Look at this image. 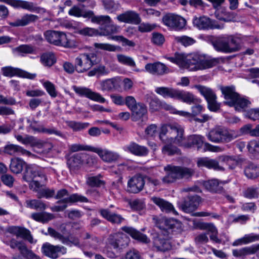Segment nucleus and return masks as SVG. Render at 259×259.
<instances>
[{
    "label": "nucleus",
    "mask_w": 259,
    "mask_h": 259,
    "mask_svg": "<svg viewBox=\"0 0 259 259\" xmlns=\"http://www.w3.org/2000/svg\"><path fill=\"white\" fill-rule=\"evenodd\" d=\"M219 63V58L206 57L197 54H179V67L190 71L207 69Z\"/></svg>",
    "instance_id": "f257e3e1"
},
{
    "label": "nucleus",
    "mask_w": 259,
    "mask_h": 259,
    "mask_svg": "<svg viewBox=\"0 0 259 259\" xmlns=\"http://www.w3.org/2000/svg\"><path fill=\"white\" fill-rule=\"evenodd\" d=\"M221 91L224 96V103L234 107L237 111H243L251 104L247 98L241 97L234 87H222Z\"/></svg>",
    "instance_id": "f03ea898"
},
{
    "label": "nucleus",
    "mask_w": 259,
    "mask_h": 259,
    "mask_svg": "<svg viewBox=\"0 0 259 259\" xmlns=\"http://www.w3.org/2000/svg\"><path fill=\"white\" fill-rule=\"evenodd\" d=\"M178 128L171 125H163L161 126L159 133V138L166 145L162 148L164 154L170 155L176 152V149L171 146V145L176 144L178 141Z\"/></svg>",
    "instance_id": "7ed1b4c3"
},
{
    "label": "nucleus",
    "mask_w": 259,
    "mask_h": 259,
    "mask_svg": "<svg viewBox=\"0 0 259 259\" xmlns=\"http://www.w3.org/2000/svg\"><path fill=\"white\" fill-rule=\"evenodd\" d=\"M208 139L215 143L231 142L239 136L238 132L222 126L211 129L206 135Z\"/></svg>",
    "instance_id": "20e7f679"
},
{
    "label": "nucleus",
    "mask_w": 259,
    "mask_h": 259,
    "mask_svg": "<svg viewBox=\"0 0 259 259\" xmlns=\"http://www.w3.org/2000/svg\"><path fill=\"white\" fill-rule=\"evenodd\" d=\"M23 179L29 183L30 188L34 191H38L42 185L41 183L47 180L42 169L36 165L26 167Z\"/></svg>",
    "instance_id": "39448f33"
},
{
    "label": "nucleus",
    "mask_w": 259,
    "mask_h": 259,
    "mask_svg": "<svg viewBox=\"0 0 259 259\" xmlns=\"http://www.w3.org/2000/svg\"><path fill=\"white\" fill-rule=\"evenodd\" d=\"M57 199H61L58 202V204L62 203V205H57L52 207L53 211H61L64 210L69 203L75 202L77 201L87 202L88 199L86 197L79 195L77 194H72L68 196V192L65 189H62L58 191L56 196Z\"/></svg>",
    "instance_id": "423d86ee"
},
{
    "label": "nucleus",
    "mask_w": 259,
    "mask_h": 259,
    "mask_svg": "<svg viewBox=\"0 0 259 259\" xmlns=\"http://www.w3.org/2000/svg\"><path fill=\"white\" fill-rule=\"evenodd\" d=\"M44 36L48 42L55 46L70 48L73 45L66 33L62 31L48 30Z\"/></svg>",
    "instance_id": "0eeeda50"
},
{
    "label": "nucleus",
    "mask_w": 259,
    "mask_h": 259,
    "mask_svg": "<svg viewBox=\"0 0 259 259\" xmlns=\"http://www.w3.org/2000/svg\"><path fill=\"white\" fill-rule=\"evenodd\" d=\"M96 56L93 53H83L79 55L75 60L76 71L82 73L89 70L96 63Z\"/></svg>",
    "instance_id": "6e6552de"
},
{
    "label": "nucleus",
    "mask_w": 259,
    "mask_h": 259,
    "mask_svg": "<svg viewBox=\"0 0 259 259\" xmlns=\"http://www.w3.org/2000/svg\"><path fill=\"white\" fill-rule=\"evenodd\" d=\"M130 242V238L121 232L113 233L108 238V245L115 249H120L126 247Z\"/></svg>",
    "instance_id": "1a4fd4ad"
},
{
    "label": "nucleus",
    "mask_w": 259,
    "mask_h": 259,
    "mask_svg": "<svg viewBox=\"0 0 259 259\" xmlns=\"http://www.w3.org/2000/svg\"><path fill=\"white\" fill-rule=\"evenodd\" d=\"M72 88L75 93L80 97H84L100 103H104L107 102L106 99L102 97L100 94L94 92L89 88L76 85L72 86Z\"/></svg>",
    "instance_id": "9d476101"
},
{
    "label": "nucleus",
    "mask_w": 259,
    "mask_h": 259,
    "mask_svg": "<svg viewBox=\"0 0 259 259\" xmlns=\"http://www.w3.org/2000/svg\"><path fill=\"white\" fill-rule=\"evenodd\" d=\"M196 88L207 100L209 109L217 111L220 108V105L216 101L217 97L213 91L208 88L200 85H197Z\"/></svg>",
    "instance_id": "9b49d317"
},
{
    "label": "nucleus",
    "mask_w": 259,
    "mask_h": 259,
    "mask_svg": "<svg viewBox=\"0 0 259 259\" xmlns=\"http://www.w3.org/2000/svg\"><path fill=\"white\" fill-rule=\"evenodd\" d=\"M189 140L191 142V147L195 145L197 149L199 150L202 148L204 145L205 151H209L213 152H219L223 151V149L217 146H213L208 143H205V138L201 135H194L189 136Z\"/></svg>",
    "instance_id": "f8f14e48"
},
{
    "label": "nucleus",
    "mask_w": 259,
    "mask_h": 259,
    "mask_svg": "<svg viewBox=\"0 0 259 259\" xmlns=\"http://www.w3.org/2000/svg\"><path fill=\"white\" fill-rule=\"evenodd\" d=\"M41 250L45 255L53 259H56L61 255L65 254L67 252V249L64 246L54 245L48 242L42 245Z\"/></svg>",
    "instance_id": "ddd939ff"
},
{
    "label": "nucleus",
    "mask_w": 259,
    "mask_h": 259,
    "mask_svg": "<svg viewBox=\"0 0 259 259\" xmlns=\"http://www.w3.org/2000/svg\"><path fill=\"white\" fill-rule=\"evenodd\" d=\"M6 243L12 249L17 248L20 253L27 259H39V256L29 250L22 242L12 239L9 242H6Z\"/></svg>",
    "instance_id": "4468645a"
},
{
    "label": "nucleus",
    "mask_w": 259,
    "mask_h": 259,
    "mask_svg": "<svg viewBox=\"0 0 259 259\" xmlns=\"http://www.w3.org/2000/svg\"><path fill=\"white\" fill-rule=\"evenodd\" d=\"M145 184L144 177L141 176H135L128 180L127 190L129 192L138 193L143 190Z\"/></svg>",
    "instance_id": "2eb2a0df"
},
{
    "label": "nucleus",
    "mask_w": 259,
    "mask_h": 259,
    "mask_svg": "<svg viewBox=\"0 0 259 259\" xmlns=\"http://www.w3.org/2000/svg\"><path fill=\"white\" fill-rule=\"evenodd\" d=\"M116 19L120 22L137 25L141 22L140 15L134 11H127L118 15Z\"/></svg>",
    "instance_id": "dca6fc26"
},
{
    "label": "nucleus",
    "mask_w": 259,
    "mask_h": 259,
    "mask_svg": "<svg viewBox=\"0 0 259 259\" xmlns=\"http://www.w3.org/2000/svg\"><path fill=\"white\" fill-rule=\"evenodd\" d=\"M2 72L4 75L6 76L12 77L18 75L20 77L28 79H34L36 75L35 73H31L26 71L15 68L12 67H6L2 68Z\"/></svg>",
    "instance_id": "f3484780"
},
{
    "label": "nucleus",
    "mask_w": 259,
    "mask_h": 259,
    "mask_svg": "<svg viewBox=\"0 0 259 259\" xmlns=\"http://www.w3.org/2000/svg\"><path fill=\"white\" fill-rule=\"evenodd\" d=\"M92 151L97 153L103 161L107 162L115 161L119 158L117 153L106 149L94 147L92 149Z\"/></svg>",
    "instance_id": "a211bd4d"
},
{
    "label": "nucleus",
    "mask_w": 259,
    "mask_h": 259,
    "mask_svg": "<svg viewBox=\"0 0 259 259\" xmlns=\"http://www.w3.org/2000/svg\"><path fill=\"white\" fill-rule=\"evenodd\" d=\"M166 175L162 179V182L164 184L174 183L178 177V167L172 165H167L164 168Z\"/></svg>",
    "instance_id": "6ab92c4d"
},
{
    "label": "nucleus",
    "mask_w": 259,
    "mask_h": 259,
    "mask_svg": "<svg viewBox=\"0 0 259 259\" xmlns=\"http://www.w3.org/2000/svg\"><path fill=\"white\" fill-rule=\"evenodd\" d=\"M123 148L125 151L138 156H145L148 153V150L146 147L139 145L134 142L124 146Z\"/></svg>",
    "instance_id": "aec40b11"
},
{
    "label": "nucleus",
    "mask_w": 259,
    "mask_h": 259,
    "mask_svg": "<svg viewBox=\"0 0 259 259\" xmlns=\"http://www.w3.org/2000/svg\"><path fill=\"white\" fill-rule=\"evenodd\" d=\"M38 17L33 14H25L21 18L17 19L13 22H9V24L14 27H22L28 25L35 22Z\"/></svg>",
    "instance_id": "412c9836"
},
{
    "label": "nucleus",
    "mask_w": 259,
    "mask_h": 259,
    "mask_svg": "<svg viewBox=\"0 0 259 259\" xmlns=\"http://www.w3.org/2000/svg\"><path fill=\"white\" fill-rule=\"evenodd\" d=\"M4 152L5 153L11 155H21L31 157H34V155L31 154L29 151L23 149L19 146L14 144L6 145L4 148Z\"/></svg>",
    "instance_id": "4be33fe9"
},
{
    "label": "nucleus",
    "mask_w": 259,
    "mask_h": 259,
    "mask_svg": "<svg viewBox=\"0 0 259 259\" xmlns=\"http://www.w3.org/2000/svg\"><path fill=\"white\" fill-rule=\"evenodd\" d=\"M151 199L154 204L160 208L162 211L177 214V212L175 209L173 205L168 201L158 197H153Z\"/></svg>",
    "instance_id": "5701e85b"
},
{
    "label": "nucleus",
    "mask_w": 259,
    "mask_h": 259,
    "mask_svg": "<svg viewBox=\"0 0 259 259\" xmlns=\"http://www.w3.org/2000/svg\"><path fill=\"white\" fill-rule=\"evenodd\" d=\"M259 250V244L244 247L239 249L232 251L233 256L244 259L247 255L255 253Z\"/></svg>",
    "instance_id": "b1692460"
},
{
    "label": "nucleus",
    "mask_w": 259,
    "mask_h": 259,
    "mask_svg": "<svg viewBox=\"0 0 259 259\" xmlns=\"http://www.w3.org/2000/svg\"><path fill=\"white\" fill-rule=\"evenodd\" d=\"M201 202V198L200 196L195 195L189 197L187 200H186L182 205V209L186 212H190L195 210Z\"/></svg>",
    "instance_id": "393cba45"
},
{
    "label": "nucleus",
    "mask_w": 259,
    "mask_h": 259,
    "mask_svg": "<svg viewBox=\"0 0 259 259\" xmlns=\"http://www.w3.org/2000/svg\"><path fill=\"white\" fill-rule=\"evenodd\" d=\"M197 166L199 167H205L209 169H213L217 170H224L223 166H220L218 161L214 159H209L207 157L199 158L197 160Z\"/></svg>",
    "instance_id": "a878e982"
},
{
    "label": "nucleus",
    "mask_w": 259,
    "mask_h": 259,
    "mask_svg": "<svg viewBox=\"0 0 259 259\" xmlns=\"http://www.w3.org/2000/svg\"><path fill=\"white\" fill-rule=\"evenodd\" d=\"M84 18L91 19L93 23H96L98 24L105 25V26L111 23V18L107 15L95 16L92 11H88L87 13L84 15Z\"/></svg>",
    "instance_id": "bb28decb"
},
{
    "label": "nucleus",
    "mask_w": 259,
    "mask_h": 259,
    "mask_svg": "<svg viewBox=\"0 0 259 259\" xmlns=\"http://www.w3.org/2000/svg\"><path fill=\"white\" fill-rule=\"evenodd\" d=\"M153 244L154 247L159 251H165L170 249L171 245L169 242L164 238L158 232L157 236L154 237Z\"/></svg>",
    "instance_id": "cd10ccee"
},
{
    "label": "nucleus",
    "mask_w": 259,
    "mask_h": 259,
    "mask_svg": "<svg viewBox=\"0 0 259 259\" xmlns=\"http://www.w3.org/2000/svg\"><path fill=\"white\" fill-rule=\"evenodd\" d=\"M146 70L150 73L157 75H162L167 72L166 66L160 62L149 63L145 66Z\"/></svg>",
    "instance_id": "c85d7f7f"
},
{
    "label": "nucleus",
    "mask_w": 259,
    "mask_h": 259,
    "mask_svg": "<svg viewBox=\"0 0 259 259\" xmlns=\"http://www.w3.org/2000/svg\"><path fill=\"white\" fill-rule=\"evenodd\" d=\"M244 174L248 179H255L259 177V164L248 161L244 168Z\"/></svg>",
    "instance_id": "c756f323"
},
{
    "label": "nucleus",
    "mask_w": 259,
    "mask_h": 259,
    "mask_svg": "<svg viewBox=\"0 0 259 259\" xmlns=\"http://www.w3.org/2000/svg\"><path fill=\"white\" fill-rule=\"evenodd\" d=\"M122 230L129 234L133 238L139 241L145 243H148L150 242L149 239L146 235L141 233L132 227H123Z\"/></svg>",
    "instance_id": "7c9ffc66"
},
{
    "label": "nucleus",
    "mask_w": 259,
    "mask_h": 259,
    "mask_svg": "<svg viewBox=\"0 0 259 259\" xmlns=\"http://www.w3.org/2000/svg\"><path fill=\"white\" fill-rule=\"evenodd\" d=\"M203 186L208 191L216 193H223L224 190L222 186L223 183L218 180H211L203 183Z\"/></svg>",
    "instance_id": "2f4dec72"
},
{
    "label": "nucleus",
    "mask_w": 259,
    "mask_h": 259,
    "mask_svg": "<svg viewBox=\"0 0 259 259\" xmlns=\"http://www.w3.org/2000/svg\"><path fill=\"white\" fill-rule=\"evenodd\" d=\"M193 23L199 29L219 28L218 25H213L210 19L206 17H196L193 20Z\"/></svg>",
    "instance_id": "473e14b6"
},
{
    "label": "nucleus",
    "mask_w": 259,
    "mask_h": 259,
    "mask_svg": "<svg viewBox=\"0 0 259 259\" xmlns=\"http://www.w3.org/2000/svg\"><path fill=\"white\" fill-rule=\"evenodd\" d=\"M177 222L176 220L161 218L157 220L156 225L158 229L164 231V235L165 236V234L167 233V230L172 229L177 223Z\"/></svg>",
    "instance_id": "72a5a7b5"
},
{
    "label": "nucleus",
    "mask_w": 259,
    "mask_h": 259,
    "mask_svg": "<svg viewBox=\"0 0 259 259\" xmlns=\"http://www.w3.org/2000/svg\"><path fill=\"white\" fill-rule=\"evenodd\" d=\"M29 123L30 127L34 132L47 133L49 134H55L58 136H61V134L54 129H48L45 128L42 125L37 124V122L35 120L30 121L27 120Z\"/></svg>",
    "instance_id": "f704fd0d"
},
{
    "label": "nucleus",
    "mask_w": 259,
    "mask_h": 259,
    "mask_svg": "<svg viewBox=\"0 0 259 259\" xmlns=\"http://www.w3.org/2000/svg\"><path fill=\"white\" fill-rule=\"evenodd\" d=\"M258 240H259V234H254L253 233L246 234L243 237L234 241L232 243V245L234 246H240Z\"/></svg>",
    "instance_id": "c9c22d12"
},
{
    "label": "nucleus",
    "mask_w": 259,
    "mask_h": 259,
    "mask_svg": "<svg viewBox=\"0 0 259 259\" xmlns=\"http://www.w3.org/2000/svg\"><path fill=\"white\" fill-rule=\"evenodd\" d=\"M227 40L226 37L223 36L211 40V42L216 51L228 53Z\"/></svg>",
    "instance_id": "e433bc0d"
},
{
    "label": "nucleus",
    "mask_w": 259,
    "mask_h": 259,
    "mask_svg": "<svg viewBox=\"0 0 259 259\" xmlns=\"http://www.w3.org/2000/svg\"><path fill=\"white\" fill-rule=\"evenodd\" d=\"M226 37V39H227L228 53L234 52L239 50L240 47V38L232 35Z\"/></svg>",
    "instance_id": "4c0bfd02"
},
{
    "label": "nucleus",
    "mask_w": 259,
    "mask_h": 259,
    "mask_svg": "<svg viewBox=\"0 0 259 259\" xmlns=\"http://www.w3.org/2000/svg\"><path fill=\"white\" fill-rule=\"evenodd\" d=\"M102 216L112 223L120 224L124 219L119 214L111 213L107 209L100 210Z\"/></svg>",
    "instance_id": "58836bf2"
},
{
    "label": "nucleus",
    "mask_w": 259,
    "mask_h": 259,
    "mask_svg": "<svg viewBox=\"0 0 259 259\" xmlns=\"http://www.w3.org/2000/svg\"><path fill=\"white\" fill-rule=\"evenodd\" d=\"M40 61L44 66L50 67L56 63V58L54 53L47 52L40 56Z\"/></svg>",
    "instance_id": "ea45409f"
},
{
    "label": "nucleus",
    "mask_w": 259,
    "mask_h": 259,
    "mask_svg": "<svg viewBox=\"0 0 259 259\" xmlns=\"http://www.w3.org/2000/svg\"><path fill=\"white\" fill-rule=\"evenodd\" d=\"M131 111L132 112L133 119L135 121L140 119L147 112L146 107L144 104L140 103H138Z\"/></svg>",
    "instance_id": "a19ab883"
},
{
    "label": "nucleus",
    "mask_w": 259,
    "mask_h": 259,
    "mask_svg": "<svg viewBox=\"0 0 259 259\" xmlns=\"http://www.w3.org/2000/svg\"><path fill=\"white\" fill-rule=\"evenodd\" d=\"M155 91L157 94L163 96L164 98H176L178 96L177 91L171 88L157 87L155 88Z\"/></svg>",
    "instance_id": "79ce46f5"
},
{
    "label": "nucleus",
    "mask_w": 259,
    "mask_h": 259,
    "mask_svg": "<svg viewBox=\"0 0 259 259\" xmlns=\"http://www.w3.org/2000/svg\"><path fill=\"white\" fill-rule=\"evenodd\" d=\"M24 164V161L21 159L19 158H12L10 165V170L13 173L19 174L22 171Z\"/></svg>",
    "instance_id": "37998d69"
},
{
    "label": "nucleus",
    "mask_w": 259,
    "mask_h": 259,
    "mask_svg": "<svg viewBox=\"0 0 259 259\" xmlns=\"http://www.w3.org/2000/svg\"><path fill=\"white\" fill-rule=\"evenodd\" d=\"M164 24L171 29L176 28L178 23L177 15L169 14L165 15L163 18Z\"/></svg>",
    "instance_id": "c03bdc74"
},
{
    "label": "nucleus",
    "mask_w": 259,
    "mask_h": 259,
    "mask_svg": "<svg viewBox=\"0 0 259 259\" xmlns=\"http://www.w3.org/2000/svg\"><path fill=\"white\" fill-rule=\"evenodd\" d=\"M219 160L226 163L229 168L234 169L238 164L239 161H242L241 159H237L233 156L223 155L219 157Z\"/></svg>",
    "instance_id": "a18cd8bd"
},
{
    "label": "nucleus",
    "mask_w": 259,
    "mask_h": 259,
    "mask_svg": "<svg viewBox=\"0 0 259 259\" xmlns=\"http://www.w3.org/2000/svg\"><path fill=\"white\" fill-rule=\"evenodd\" d=\"M247 148L249 153L253 157H256L259 155V140L250 141L248 143Z\"/></svg>",
    "instance_id": "49530a36"
},
{
    "label": "nucleus",
    "mask_w": 259,
    "mask_h": 259,
    "mask_svg": "<svg viewBox=\"0 0 259 259\" xmlns=\"http://www.w3.org/2000/svg\"><path fill=\"white\" fill-rule=\"evenodd\" d=\"M195 171L191 168L179 166V180L184 179L189 181L194 175Z\"/></svg>",
    "instance_id": "de8ad7c7"
},
{
    "label": "nucleus",
    "mask_w": 259,
    "mask_h": 259,
    "mask_svg": "<svg viewBox=\"0 0 259 259\" xmlns=\"http://www.w3.org/2000/svg\"><path fill=\"white\" fill-rule=\"evenodd\" d=\"M31 218L35 221L46 223L53 219V215L46 212L33 213L31 215Z\"/></svg>",
    "instance_id": "09e8293b"
},
{
    "label": "nucleus",
    "mask_w": 259,
    "mask_h": 259,
    "mask_svg": "<svg viewBox=\"0 0 259 259\" xmlns=\"http://www.w3.org/2000/svg\"><path fill=\"white\" fill-rule=\"evenodd\" d=\"M119 30V27L116 25L111 24L107 25L105 28L100 29V35L107 36L113 33H117Z\"/></svg>",
    "instance_id": "8fccbe9b"
},
{
    "label": "nucleus",
    "mask_w": 259,
    "mask_h": 259,
    "mask_svg": "<svg viewBox=\"0 0 259 259\" xmlns=\"http://www.w3.org/2000/svg\"><path fill=\"white\" fill-rule=\"evenodd\" d=\"M26 206L32 209L44 210L46 208V205L41 201L36 199L29 200L26 201Z\"/></svg>",
    "instance_id": "3c124183"
},
{
    "label": "nucleus",
    "mask_w": 259,
    "mask_h": 259,
    "mask_svg": "<svg viewBox=\"0 0 259 259\" xmlns=\"http://www.w3.org/2000/svg\"><path fill=\"white\" fill-rule=\"evenodd\" d=\"M179 100L187 104L195 103L196 99L190 93L184 91H179Z\"/></svg>",
    "instance_id": "603ef678"
},
{
    "label": "nucleus",
    "mask_w": 259,
    "mask_h": 259,
    "mask_svg": "<svg viewBox=\"0 0 259 259\" xmlns=\"http://www.w3.org/2000/svg\"><path fill=\"white\" fill-rule=\"evenodd\" d=\"M87 183L91 187H101L104 185L105 182L101 179V175L89 177Z\"/></svg>",
    "instance_id": "864d4df0"
},
{
    "label": "nucleus",
    "mask_w": 259,
    "mask_h": 259,
    "mask_svg": "<svg viewBox=\"0 0 259 259\" xmlns=\"http://www.w3.org/2000/svg\"><path fill=\"white\" fill-rule=\"evenodd\" d=\"M117 58L118 61L123 65H125L130 67H135L136 63L134 59L127 56L121 54L117 55Z\"/></svg>",
    "instance_id": "5fc2aeb1"
},
{
    "label": "nucleus",
    "mask_w": 259,
    "mask_h": 259,
    "mask_svg": "<svg viewBox=\"0 0 259 259\" xmlns=\"http://www.w3.org/2000/svg\"><path fill=\"white\" fill-rule=\"evenodd\" d=\"M9 232L16 235L17 237L23 238L27 233V229L18 226H12L9 228Z\"/></svg>",
    "instance_id": "6e6d98bb"
},
{
    "label": "nucleus",
    "mask_w": 259,
    "mask_h": 259,
    "mask_svg": "<svg viewBox=\"0 0 259 259\" xmlns=\"http://www.w3.org/2000/svg\"><path fill=\"white\" fill-rule=\"evenodd\" d=\"M101 90L102 91H110L115 88V79H108L101 82Z\"/></svg>",
    "instance_id": "4d7b16f0"
},
{
    "label": "nucleus",
    "mask_w": 259,
    "mask_h": 259,
    "mask_svg": "<svg viewBox=\"0 0 259 259\" xmlns=\"http://www.w3.org/2000/svg\"><path fill=\"white\" fill-rule=\"evenodd\" d=\"M41 186L37 191L38 198L45 197L47 199L53 197L55 195V191L53 189H41Z\"/></svg>",
    "instance_id": "13d9d810"
},
{
    "label": "nucleus",
    "mask_w": 259,
    "mask_h": 259,
    "mask_svg": "<svg viewBox=\"0 0 259 259\" xmlns=\"http://www.w3.org/2000/svg\"><path fill=\"white\" fill-rule=\"evenodd\" d=\"M68 125L72 128L73 131H78L88 127L89 123L88 122H80L71 121L68 122Z\"/></svg>",
    "instance_id": "bf43d9fd"
},
{
    "label": "nucleus",
    "mask_w": 259,
    "mask_h": 259,
    "mask_svg": "<svg viewBox=\"0 0 259 259\" xmlns=\"http://www.w3.org/2000/svg\"><path fill=\"white\" fill-rule=\"evenodd\" d=\"M82 154H75L71 157L68 161V164L70 167L75 168L82 162Z\"/></svg>",
    "instance_id": "052dcab7"
},
{
    "label": "nucleus",
    "mask_w": 259,
    "mask_h": 259,
    "mask_svg": "<svg viewBox=\"0 0 259 259\" xmlns=\"http://www.w3.org/2000/svg\"><path fill=\"white\" fill-rule=\"evenodd\" d=\"M102 3L106 10L111 12L117 10L120 6L118 3H115L112 0H102Z\"/></svg>",
    "instance_id": "680f3d73"
},
{
    "label": "nucleus",
    "mask_w": 259,
    "mask_h": 259,
    "mask_svg": "<svg viewBox=\"0 0 259 259\" xmlns=\"http://www.w3.org/2000/svg\"><path fill=\"white\" fill-rule=\"evenodd\" d=\"M15 50L20 54H33L35 51V48L30 45H21L17 47Z\"/></svg>",
    "instance_id": "e2e57ef3"
},
{
    "label": "nucleus",
    "mask_w": 259,
    "mask_h": 259,
    "mask_svg": "<svg viewBox=\"0 0 259 259\" xmlns=\"http://www.w3.org/2000/svg\"><path fill=\"white\" fill-rule=\"evenodd\" d=\"M183 130L179 128V146L185 148L191 147V142L189 140V137L185 138L183 136Z\"/></svg>",
    "instance_id": "0e129e2a"
},
{
    "label": "nucleus",
    "mask_w": 259,
    "mask_h": 259,
    "mask_svg": "<svg viewBox=\"0 0 259 259\" xmlns=\"http://www.w3.org/2000/svg\"><path fill=\"white\" fill-rule=\"evenodd\" d=\"M79 33L84 36H94L100 35V31L94 28L86 27L79 30Z\"/></svg>",
    "instance_id": "69168bd1"
},
{
    "label": "nucleus",
    "mask_w": 259,
    "mask_h": 259,
    "mask_svg": "<svg viewBox=\"0 0 259 259\" xmlns=\"http://www.w3.org/2000/svg\"><path fill=\"white\" fill-rule=\"evenodd\" d=\"M48 234L53 237L55 239L59 240L62 243H66L65 241V237L53 228H49L48 229Z\"/></svg>",
    "instance_id": "338daca9"
},
{
    "label": "nucleus",
    "mask_w": 259,
    "mask_h": 259,
    "mask_svg": "<svg viewBox=\"0 0 259 259\" xmlns=\"http://www.w3.org/2000/svg\"><path fill=\"white\" fill-rule=\"evenodd\" d=\"M94 47L97 50H102L108 51H115L116 47L114 46L105 43H95Z\"/></svg>",
    "instance_id": "774afa93"
}]
</instances>
